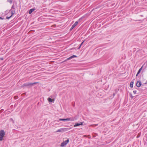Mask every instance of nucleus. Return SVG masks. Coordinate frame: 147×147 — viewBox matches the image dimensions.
Listing matches in <instances>:
<instances>
[{"mask_svg":"<svg viewBox=\"0 0 147 147\" xmlns=\"http://www.w3.org/2000/svg\"><path fill=\"white\" fill-rule=\"evenodd\" d=\"M70 129L68 128H61L57 130L56 131V132H63L65 131H68V130L69 129Z\"/></svg>","mask_w":147,"mask_h":147,"instance_id":"f257e3e1","label":"nucleus"},{"mask_svg":"<svg viewBox=\"0 0 147 147\" xmlns=\"http://www.w3.org/2000/svg\"><path fill=\"white\" fill-rule=\"evenodd\" d=\"M5 135V132L3 130H2L0 131V141L2 140Z\"/></svg>","mask_w":147,"mask_h":147,"instance_id":"f03ea898","label":"nucleus"},{"mask_svg":"<svg viewBox=\"0 0 147 147\" xmlns=\"http://www.w3.org/2000/svg\"><path fill=\"white\" fill-rule=\"evenodd\" d=\"M69 142V140L67 139V140L63 141V142L61 143V147H64Z\"/></svg>","mask_w":147,"mask_h":147,"instance_id":"7ed1b4c3","label":"nucleus"},{"mask_svg":"<svg viewBox=\"0 0 147 147\" xmlns=\"http://www.w3.org/2000/svg\"><path fill=\"white\" fill-rule=\"evenodd\" d=\"M78 24V22L76 21V22L75 23L73 24V25L71 26V28L70 29V30H72L77 25V24Z\"/></svg>","mask_w":147,"mask_h":147,"instance_id":"20e7f679","label":"nucleus"},{"mask_svg":"<svg viewBox=\"0 0 147 147\" xmlns=\"http://www.w3.org/2000/svg\"><path fill=\"white\" fill-rule=\"evenodd\" d=\"M37 82H34V83H28L24 84V86H31L33 84L37 83Z\"/></svg>","mask_w":147,"mask_h":147,"instance_id":"39448f33","label":"nucleus"},{"mask_svg":"<svg viewBox=\"0 0 147 147\" xmlns=\"http://www.w3.org/2000/svg\"><path fill=\"white\" fill-rule=\"evenodd\" d=\"M65 121H73L75 120L74 118H73L64 119Z\"/></svg>","mask_w":147,"mask_h":147,"instance_id":"423d86ee","label":"nucleus"},{"mask_svg":"<svg viewBox=\"0 0 147 147\" xmlns=\"http://www.w3.org/2000/svg\"><path fill=\"white\" fill-rule=\"evenodd\" d=\"M77 57V56L76 55H73L67 58V59L65 60V61H67V60H70L72 58H73L75 57Z\"/></svg>","mask_w":147,"mask_h":147,"instance_id":"0eeeda50","label":"nucleus"},{"mask_svg":"<svg viewBox=\"0 0 147 147\" xmlns=\"http://www.w3.org/2000/svg\"><path fill=\"white\" fill-rule=\"evenodd\" d=\"M83 124V122H80V123H76L74 125V127H78L79 126L81 125H82Z\"/></svg>","mask_w":147,"mask_h":147,"instance_id":"6e6552de","label":"nucleus"},{"mask_svg":"<svg viewBox=\"0 0 147 147\" xmlns=\"http://www.w3.org/2000/svg\"><path fill=\"white\" fill-rule=\"evenodd\" d=\"M142 84L141 82L140 81H138L136 83V86L138 87H140Z\"/></svg>","mask_w":147,"mask_h":147,"instance_id":"1a4fd4ad","label":"nucleus"},{"mask_svg":"<svg viewBox=\"0 0 147 147\" xmlns=\"http://www.w3.org/2000/svg\"><path fill=\"white\" fill-rule=\"evenodd\" d=\"M35 10V9H34V8H32V9H30L29 11V14H31V13L34 11Z\"/></svg>","mask_w":147,"mask_h":147,"instance_id":"9d476101","label":"nucleus"},{"mask_svg":"<svg viewBox=\"0 0 147 147\" xmlns=\"http://www.w3.org/2000/svg\"><path fill=\"white\" fill-rule=\"evenodd\" d=\"M134 82L131 81L130 82V87L131 88H132L133 86Z\"/></svg>","mask_w":147,"mask_h":147,"instance_id":"9b49d317","label":"nucleus"},{"mask_svg":"<svg viewBox=\"0 0 147 147\" xmlns=\"http://www.w3.org/2000/svg\"><path fill=\"white\" fill-rule=\"evenodd\" d=\"M142 67H143V66H142L140 69H139V70L138 71V72H137V73H138V74H139L141 71L142 70Z\"/></svg>","mask_w":147,"mask_h":147,"instance_id":"f8f14e48","label":"nucleus"},{"mask_svg":"<svg viewBox=\"0 0 147 147\" xmlns=\"http://www.w3.org/2000/svg\"><path fill=\"white\" fill-rule=\"evenodd\" d=\"M47 100L49 102H52V100L51 98L49 97L48 98Z\"/></svg>","mask_w":147,"mask_h":147,"instance_id":"ddd939ff","label":"nucleus"},{"mask_svg":"<svg viewBox=\"0 0 147 147\" xmlns=\"http://www.w3.org/2000/svg\"><path fill=\"white\" fill-rule=\"evenodd\" d=\"M65 121L64 119H59V121H58V122L59 121Z\"/></svg>","mask_w":147,"mask_h":147,"instance_id":"4468645a","label":"nucleus"},{"mask_svg":"<svg viewBox=\"0 0 147 147\" xmlns=\"http://www.w3.org/2000/svg\"><path fill=\"white\" fill-rule=\"evenodd\" d=\"M136 92H137V91L136 90H134L133 91L134 93L135 94L136 93Z\"/></svg>","mask_w":147,"mask_h":147,"instance_id":"2eb2a0df","label":"nucleus"},{"mask_svg":"<svg viewBox=\"0 0 147 147\" xmlns=\"http://www.w3.org/2000/svg\"><path fill=\"white\" fill-rule=\"evenodd\" d=\"M10 121H12L13 123H14V121H13V119H12V118H11V119H10Z\"/></svg>","mask_w":147,"mask_h":147,"instance_id":"dca6fc26","label":"nucleus"},{"mask_svg":"<svg viewBox=\"0 0 147 147\" xmlns=\"http://www.w3.org/2000/svg\"><path fill=\"white\" fill-rule=\"evenodd\" d=\"M11 17V16L9 17H8V16H7L6 17V18L7 19H9Z\"/></svg>","mask_w":147,"mask_h":147,"instance_id":"f3484780","label":"nucleus"},{"mask_svg":"<svg viewBox=\"0 0 147 147\" xmlns=\"http://www.w3.org/2000/svg\"><path fill=\"white\" fill-rule=\"evenodd\" d=\"M11 17L12 15H13V14H14V13L13 12V11H11Z\"/></svg>","mask_w":147,"mask_h":147,"instance_id":"a211bd4d","label":"nucleus"},{"mask_svg":"<svg viewBox=\"0 0 147 147\" xmlns=\"http://www.w3.org/2000/svg\"><path fill=\"white\" fill-rule=\"evenodd\" d=\"M8 1L10 3L12 2L11 0H8Z\"/></svg>","mask_w":147,"mask_h":147,"instance_id":"6ab92c4d","label":"nucleus"},{"mask_svg":"<svg viewBox=\"0 0 147 147\" xmlns=\"http://www.w3.org/2000/svg\"><path fill=\"white\" fill-rule=\"evenodd\" d=\"M3 19H4V18H3L1 17H0V19L3 20Z\"/></svg>","mask_w":147,"mask_h":147,"instance_id":"aec40b11","label":"nucleus"},{"mask_svg":"<svg viewBox=\"0 0 147 147\" xmlns=\"http://www.w3.org/2000/svg\"><path fill=\"white\" fill-rule=\"evenodd\" d=\"M84 41H83V42L80 45H81V46L82 44H83V43H84Z\"/></svg>","mask_w":147,"mask_h":147,"instance_id":"412c9836","label":"nucleus"},{"mask_svg":"<svg viewBox=\"0 0 147 147\" xmlns=\"http://www.w3.org/2000/svg\"><path fill=\"white\" fill-rule=\"evenodd\" d=\"M81 46V45H80V46L78 48V49H80V48Z\"/></svg>","mask_w":147,"mask_h":147,"instance_id":"4be33fe9","label":"nucleus"},{"mask_svg":"<svg viewBox=\"0 0 147 147\" xmlns=\"http://www.w3.org/2000/svg\"><path fill=\"white\" fill-rule=\"evenodd\" d=\"M131 98H133V96L131 94Z\"/></svg>","mask_w":147,"mask_h":147,"instance_id":"5701e85b","label":"nucleus"},{"mask_svg":"<svg viewBox=\"0 0 147 147\" xmlns=\"http://www.w3.org/2000/svg\"><path fill=\"white\" fill-rule=\"evenodd\" d=\"M139 74H138V73H137V74L136 75V76H137Z\"/></svg>","mask_w":147,"mask_h":147,"instance_id":"b1692460","label":"nucleus"},{"mask_svg":"<svg viewBox=\"0 0 147 147\" xmlns=\"http://www.w3.org/2000/svg\"><path fill=\"white\" fill-rule=\"evenodd\" d=\"M145 84H147V80L146 81V82L145 83Z\"/></svg>","mask_w":147,"mask_h":147,"instance_id":"393cba45","label":"nucleus"},{"mask_svg":"<svg viewBox=\"0 0 147 147\" xmlns=\"http://www.w3.org/2000/svg\"><path fill=\"white\" fill-rule=\"evenodd\" d=\"M13 5H12V7H13Z\"/></svg>","mask_w":147,"mask_h":147,"instance_id":"a878e982","label":"nucleus"},{"mask_svg":"<svg viewBox=\"0 0 147 147\" xmlns=\"http://www.w3.org/2000/svg\"><path fill=\"white\" fill-rule=\"evenodd\" d=\"M13 5H12V7H13Z\"/></svg>","mask_w":147,"mask_h":147,"instance_id":"bb28decb","label":"nucleus"}]
</instances>
